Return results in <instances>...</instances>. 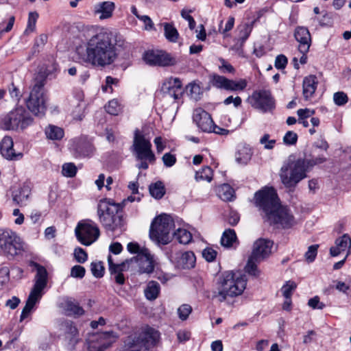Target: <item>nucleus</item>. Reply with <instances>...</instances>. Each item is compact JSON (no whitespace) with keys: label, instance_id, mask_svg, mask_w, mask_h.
<instances>
[{"label":"nucleus","instance_id":"21","mask_svg":"<svg viewBox=\"0 0 351 351\" xmlns=\"http://www.w3.org/2000/svg\"><path fill=\"white\" fill-rule=\"evenodd\" d=\"M294 36L299 43V51L301 53H306L311 45V37L308 29L304 27H298L295 30Z\"/></svg>","mask_w":351,"mask_h":351},{"label":"nucleus","instance_id":"29","mask_svg":"<svg viewBox=\"0 0 351 351\" xmlns=\"http://www.w3.org/2000/svg\"><path fill=\"white\" fill-rule=\"evenodd\" d=\"M237 30L239 32V36L237 39V43L235 46L238 45L239 47H241L245 41L249 37L252 28L248 24L245 23L238 26Z\"/></svg>","mask_w":351,"mask_h":351},{"label":"nucleus","instance_id":"27","mask_svg":"<svg viewBox=\"0 0 351 351\" xmlns=\"http://www.w3.org/2000/svg\"><path fill=\"white\" fill-rule=\"evenodd\" d=\"M62 307L67 315H82L84 313L83 308L72 300H66L62 303Z\"/></svg>","mask_w":351,"mask_h":351},{"label":"nucleus","instance_id":"16","mask_svg":"<svg viewBox=\"0 0 351 351\" xmlns=\"http://www.w3.org/2000/svg\"><path fill=\"white\" fill-rule=\"evenodd\" d=\"M161 91L166 96L177 100L181 98L184 93L182 83L178 77H168L163 82Z\"/></svg>","mask_w":351,"mask_h":351},{"label":"nucleus","instance_id":"55","mask_svg":"<svg viewBox=\"0 0 351 351\" xmlns=\"http://www.w3.org/2000/svg\"><path fill=\"white\" fill-rule=\"evenodd\" d=\"M217 252L210 247H206L202 252L203 257L208 262L213 261L217 256Z\"/></svg>","mask_w":351,"mask_h":351},{"label":"nucleus","instance_id":"63","mask_svg":"<svg viewBox=\"0 0 351 351\" xmlns=\"http://www.w3.org/2000/svg\"><path fill=\"white\" fill-rule=\"evenodd\" d=\"M128 250L132 254H137L141 252L144 248H141L137 243L130 242L127 245Z\"/></svg>","mask_w":351,"mask_h":351},{"label":"nucleus","instance_id":"10","mask_svg":"<svg viewBox=\"0 0 351 351\" xmlns=\"http://www.w3.org/2000/svg\"><path fill=\"white\" fill-rule=\"evenodd\" d=\"M174 224L169 215H160L152 221L149 230L150 239L157 244L166 245L171 241L170 232Z\"/></svg>","mask_w":351,"mask_h":351},{"label":"nucleus","instance_id":"2","mask_svg":"<svg viewBox=\"0 0 351 351\" xmlns=\"http://www.w3.org/2000/svg\"><path fill=\"white\" fill-rule=\"evenodd\" d=\"M256 206L265 221L278 228H290L295 224L291 210L280 204L276 190L266 187L255 193Z\"/></svg>","mask_w":351,"mask_h":351},{"label":"nucleus","instance_id":"52","mask_svg":"<svg viewBox=\"0 0 351 351\" xmlns=\"http://www.w3.org/2000/svg\"><path fill=\"white\" fill-rule=\"evenodd\" d=\"M297 141L298 135L292 131H288L283 138V141L286 145H295L297 143Z\"/></svg>","mask_w":351,"mask_h":351},{"label":"nucleus","instance_id":"49","mask_svg":"<svg viewBox=\"0 0 351 351\" xmlns=\"http://www.w3.org/2000/svg\"><path fill=\"white\" fill-rule=\"evenodd\" d=\"M193 12L192 10L182 9L181 10V16L183 19L189 22V27L191 29H193L195 27L196 22L194 19L190 15Z\"/></svg>","mask_w":351,"mask_h":351},{"label":"nucleus","instance_id":"28","mask_svg":"<svg viewBox=\"0 0 351 351\" xmlns=\"http://www.w3.org/2000/svg\"><path fill=\"white\" fill-rule=\"evenodd\" d=\"M160 285L156 281H150L144 290L145 298L149 300H156L160 293Z\"/></svg>","mask_w":351,"mask_h":351},{"label":"nucleus","instance_id":"20","mask_svg":"<svg viewBox=\"0 0 351 351\" xmlns=\"http://www.w3.org/2000/svg\"><path fill=\"white\" fill-rule=\"evenodd\" d=\"M13 140L10 136H5L0 143V152L3 158L10 160H18L23 158L21 152L16 153Z\"/></svg>","mask_w":351,"mask_h":351},{"label":"nucleus","instance_id":"50","mask_svg":"<svg viewBox=\"0 0 351 351\" xmlns=\"http://www.w3.org/2000/svg\"><path fill=\"white\" fill-rule=\"evenodd\" d=\"M333 100L336 105L343 106L348 102V98L346 93L339 91L333 95Z\"/></svg>","mask_w":351,"mask_h":351},{"label":"nucleus","instance_id":"8","mask_svg":"<svg viewBox=\"0 0 351 351\" xmlns=\"http://www.w3.org/2000/svg\"><path fill=\"white\" fill-rule=\"evenodd\" d=\"M273 242L269 239H259L253 245V250L245 267V271L251 276L258 277L260 271L257 263L265 260L271 254Z\"/></svg>","mask_w":351,"mask_h":351},{"label":"nucleus","instance_id":"11","mask_svg":"<svg viewBox=\"0 0 351 351\" xmlns=\"http://www.w3.org/2000/svg\"><path fill=\"white\" fill-rule=\"evenodd\" d=\"M23 250L21 238L11 230H0V250L6 255L14 256Z\"/></svg>","mask_w":351,"mask_h":351},{"label":"nucleus","instance_id":"32","mask_svg":"<svg viewBox=\"0 0 351 351\" xmlns=\"http://www.w3.org/2000/svg\"><path fill=\"white\" fill-rule=\"evenodd\" d=\"M164 34L165 38L170 42L176 43L179 37V34L176 28L172 23H163Z\"/></svg>","mask_w":351,"mask_h":351},{"label":"nucleus","instance_id":"34","mask_svg":"<svg viewBox=\"0 0 351 351\" xmlns=\"http://www.w3.org/2000/svg\"><path fill=\"white\" fill-rule=\"evenodd\" d=\"M149 189L151 195L156 199H161L165 193L164 184L160 181L151 184Z\"/></svg>","mask_w":351,"mask_h":351},{"label":"nucleus","instance_id":"37","mask_svg":"<svg viewBox=\"0 0 351 351\" xmlns=\"http://www.w3.org/2000/svg\"><path fill=\"white\" fill-rule=\"evenodd\" d=\"M174 237L182 244H188L192 240V234L185 229L179 228L174 233Z\"/></svg>","mask_w":351,"mask_h":351},{"label":"nucleus","instance_id":"24","mask_svg":"<svg viewBox=\"0 0 351 351\" xmlns=\"http://www.w3.org/2000/svg\"><path fill=\"white\" fill-rule=\"evenodd\" d=\"M115 5L112 1H104L97 3L95 7V13L99 14L100 19H109L112 16Z\"/></svg>","mask_w":351,"mask_h":351},{"label":"nucleus","instance_id":"5","mask_svg":"<svg viewBox=\"0 0 351 351\" xmlns=\"http://www.w3.org/2000/svg\"><path fill=\"white\" fill-rule=\"evenodd\" d=\"M49 74L47 71H40L34 78L28 98L25 103L28 110L36 116H43L47 110V97L44 86Z\"/></svg>","mask_w":351,"mask_h":351},{"label":"nucleus","instance_id":"33","mask_svg":"<svg viewBox=\"0 0 351 351\" xmlns=\"http://www.w3.org/2000/svg\"><path fill=\"white\" fill-rule=\"evenodd\" d=\"M45 134L48 138L51 140H60L64 136V130L58 126L50 125L45 129Z\"/></svg>","mask_w":351,"mask_h":351},{"label":"nucleus","instance_id":"7","mask_svg":"<svg viewBox=\"0 0 351 351\" xmlns=\"http://www.w3.org/2000/svg\"><path fill=\"white\" fill-rule=\"evenodd\" d=\"M245 287L246 279L244 276H236L232 271H227L220 278L218 292L215 294V297L221 302L228 296L234 297L241 294Z\"/></svg>","mask_w":351,"mask_h":351},{"label":"nucleus","instance_id":"62","mask_svg":"<svg viewBox=\"0 0 351 351\" xmlns=\"http://www.w3.org/2000/svg\"><path fill=\"white\" fill-rule=\"evenodd\" d=\"M241 102H242L241 98L239 96H237L234 98L232 96H230V97H227L223 101V104L225 105H229L231 103H233V104L235 107L239 106L241 104Z\"/></svg>","mask_w":351,"mask_h":351},{"label":"nucleus","instance_id":"56","mask_svg":"<svg viewBox=\"0 0 351 351\" xmlns=\"http://www.w3.org/2000/svg\"><path fill=\"white\" fill-rule=\"evenodd\" d=\"M162 161L164 165L167 167H171L176 162V156L170 153H166L163 155Z\"/></svg>","mask_w":351,"mask_h":351},{"label":"nucleus","instance_id":"19","mask_svg":"<svg viewBox=\"0 0 351 351\" xmlns=\"http://www.w3.org/2000/svg\"><path fill=\"white\" fill-rule=\"evenodd\" d=\"M193 121L197 126L204 132H211L213 128V121L211 116L204 109L199 108L194 110Z\"/></svg>","mask_w":351,"mask_h":351},{"label":"nucleus","instance_id":"12","mask_svg":"<svg viewBox=\"0 0 351 351\" xmlns=\"http://www.w3.org/2000/svg\"><path fill=\"white\" fill-rule=\"evenodd\" d=\"M33 123V118L25 109L18 107L11 111L3 121V127L6 130H24Z\"/></svg>","mask_w":351,"mask_h":351},{"label":"nucleus","instance_id":"38","mask_svg":"<svg viewBox=\"0 0 351 351\" xmlns=\"http://www.w3.org/2000/svg\"><path fill=\"white\" fill-rule=\"evenodd\" d=\"M247 86V82L245 80L241 79L239 81H234L228 79L226 90L238 91L243 90Z\"/></svg>","mask_w":351,"mask_h":351},{"label":"nucleus","instance_id":"59","mask_svg":"<svg viewBox=\"0 0 351 351\" xmlns=\"http://www.w3.org/2000/svg\"><path fill=\"white\" fill-rule=\"evenodd\" d=\"M10 269L8 267H3L0 269V283L6 284L9 280Z\"/></svg>","mask_w":351,"mask_h":351},{"label":"nucleus","instance_id":"57","mask_svg":"<svg viewBox=\"0 0 351 351\" xmlns=\"http://www.w3.org/2000/svg\"><path fill=\"white\" fill-rule=\"evenodd\" d=\"M38 18V14L36 12H29L28 17L27 29L33 32L35 29L36 23Z\"/></svg>","mask_w":351,"mask_h":351},{"label":"nucleus","instance_id":"42","mask_svg":"<svg viewBox=\"0 0 351 351\" xmlns=\"http://www.w3.org/2000/svg\"><path fill=\"white\" fill-rule=\"evenodd\" d=\"M84 102L80 101L72 112L73 119L75 120L81 121L84 117Z\"/></svg>","mask_w":351,"mask_h":351},{"label":"nucleus","instance_id":"61","mask_svg":"<svg viewBox=\"0 0 351 351\" xmlns=\"http://www.w3.org/2000/svg\"><path fill=\"white\" fill-rule=\"evenodd\" d=\"M300 119H306L315 114L314 110L308 108L299 109L297 112Z\"/></svg>","mask_w":351,"mask_h":351},{"label":"nucleus","instance_id":"54","mask_svg":"<svg viewBox=\"0 0 351 351\" xmlns=\"http://www.w3.org/2000/svg\"><path fill=\"white\" fill-rule=\"evenodd\" d=\"M74 256L77 262L80 263H83L87 260V254L86 252L80 247L76 248L74 251Z\"/></svg>","mask_w":351,"mask_h":351},{"label":"nucleus","instance_id":"41","mask_svg":"<svg viewBox=\"0 0 351 351\" xmlns=\"http://www.w3.org/2000/svg\"><path fill=\"white\" fill-rule=\"evenodd\" d=\"M62 173L65 177L73 178L76 175L77 167L72 162L65 163L62 165Z\"/></svg>","mask_w":351,"mask_h":351},{"label":"nucleus","instance_id":"58","mask_svg":"<svg viewBox=\"0 0 351 351\" xmlns=\"http://www.w3.org/2000/svg\"><path fill=\"white\" fill-rule=\"evenodd\" d=\"M288 60L285 56L278 55L275 60V66L278 69H285L287 64Z\"/></svg>","mask_w":351,"mask_h":351},{"label":"nucleus","instance_id":"3","mask_svg":"<svg viewBox=\"0 0 351 351\" xmlns=\"http://www.w3.org/2000/svg\"><path fill=\"white\" fill-rule=\"evenodd\" d=\"M326 160L323 156L312 158L310 160L289 158L280 168L279 176L285 188L293 191L298 184L307 177L310 167L321 164Z\"/></svg>","mask_w":351,"mask_h":351},{"label":"nucleus","instance_id":"9","mask_svg":"<svg viewBox=\"0 0 351 351\" xmlns=\"http://www.w3.org/2000/svg\"><path fill=\"white\" fill-rule=\"evenodd\" d=\"M132 146L136 159L141 160V163L137 165V167L140 169H148L149 166L147 160L150 163H154L156 160L155 155L152 150L150 141L138 130H136Z\"/></svg>","mask_w":351,"mask_h":351},{"label":"nucleus","instance_id":"64","mask_svg":"<svg viewBox=\"0 0 351 351\" xmlns=\"http://www.w3.org/2000/svg\"><path fill=\"white\" fill-rule=\"evenodd\" d=\"M138 19L143 21L145 25V29L150 30L154 27V23L149 16L147 15H141Z\"/></svg>","mask_w":351,"mask_h":351},{"label":"nucleus","instance_id":"25","mask_svg":"<svg viewBox=\"0 0 351 351\" xmlns=\"http://www.w3.org/2000/svg\"><path fill=\"white\" fill-rule=\"evenodd\" d=\"M317 81L315 75H311L303 80V95L305 99H310L315 92Z\"/></svg>","mask_w":351,"mask_h":351},{"label":"nucleus","instance_id":"6","mask_svg":"<svg viewBox=\"0 0 351 351\" xmlns=\"http://www.w3.org/2000/svg\"><path fill=\"white\" fill-rule=\"evenodd\" d=\"M29 266L36 270L35 276V282L28 298L26 301L25 306L22 310L21 315V321L25 319L31 313L34 305L40 300L43 295V291L47 287V271L46 269L38 263L31 261Z\"/></svg>","mask_w":351,"mask_h":351},{"label":"nucleus","instance_id":"4","mask_svg":"<svg viewBox=\"0 0 351 351\" xmlns=\"http://www.w3.org/2000/svg\"><path fill=\"white\" fill-rule=\"evenodd\" d=\"M97 213L99 222L106 230L114 232L123 226V208L119 204L101 199Z\"/></svg>","mask_w":351,"mask_h":351},{"label":"nucleus","instance_id":"46","mask_svg":"<svg viewBox=\"0 0 351 351\" xmlns=\"http://www.w3.org/2000/svg\"><path fill=\"white\" fill-rule=\"evenodd\" d=\"M296 288V284L294 282H287L281 289L283 296L285 298H291L293 291Z\"/></svg>","mask_w":351,"mask_h":351},{"label":"nucleus","instance_id":"44","mask_svg":"<svg viewBox=\"0 0 351 351\" xmlns=\"http://www.w3.org/2000/svg\"><path fill=\"white\" fill-rule=\"evenodd\" d=\"M90 269L93 275L96 278H101L104 274V267L101 262L92 263Z\"/></svg>","mask_w":351,"mask_h":351},{"label":"nucleus","instance_id":"15","mask_svg":"<svg viewBox=\"0 0 351 351\" xmlns=\"http://www.w3.org/2000/svg\"><path fill=\"white\" fill-rule=\"evenodd\" d=\"M143 60L150 66H167L175 64L174 59L162 51H147L143 56Z\"/></svg>","mask_w":351,"mask_h":351},{"label":"nucleus","instance_id":"39","mask_svg":"<svg viewBox=\"0 0 351 351\" xmlns=\"http://www.w3.org/2000/svg\"><path fill=\"white\" fill-rule=\"evenodd\" d=\"M62 327L66 335H68L69 338H73L77 334L78 331L75 326L73 325V322L71 321H65L62 324Z\"/></svg>","mask_w":351,"mask_h":351},{"label":"nucleus","instance_id":"13","mask_svg":"<svg viewBox=\"0 0 351 351\" xmlns=\"http://www.w3.org/2000/svg\"><path fill=\"white\" fill-rule=\"evenodd\" d=\"M75 232L78 241L84 245H90L99 236V230L92 221L79 222Z\"/></svg>","mask_w":351,"mask_h":351},{"label":"nucleus","instance_id":"45","mask_svg":"<svg viewBox=\"0 0 351 351\" xmlns=\"http://www.w3.org/2000/svg\"><path fill=\"white\" fill-rule=\"evenodd\" d=\"M319 245H312L308 247L307 252L304 254L306 261L308 263H312L315 261L317 254Z\"/></svg>","mask_w":351,"mask_h":351},{"label":"nucleus","instance_id":"31","mask_svg":"<svg viewBox=\"0 0 351 351\" xmlns=\"http://www.w3.org/2000/svg\"><path fill=\"white\" fill-rule=\"evenodd\" d=\"M251 156V149L247 147H241L235 154L236 161L242 165H246L250 160Z\"/></svg>","mask_w":351,"mask_h":351},{"label":"nucleus","instance_id":"1","mask_svg":"<svg viewBox=\"0 0 351 351\" xmlns=\"http://www.w3.org/2000/svg\"><path fill=\"white\" fill-rule=\"evenodd\" d=\"M84 43L75 52L80 62L93 66L105 67L117 59L119 50L116 36L110 30L92 27Z\"/></svg>","mask_w":351,"mask_h":351},{"label":"nucleus","instance_id":"36","mask_svg":"<svg viewBox=\"0 0 351 351\" xmlns=\"http://www.w3.org/2000/svg\"><path fill=\"white\" fill-rule=\"evenodd\" d=\"M195 179L197 181L203 180L210 182L213 179V170L208 166L204 167L195 173Z\"/></svg>","mask_w":351,"mask_h":351},{"label":"nucleus","instance_id":"48","mask_svg":"<svg viewBox=\"0 0 351 351\" xmlns=\"http://www.w3.org/2000/svg\"><path fill=\"white\" fill-rule=\"evenodd\" d=\"M192 311V308L189 304H182L178 308L179 318L182 320H186Z\"/></svg>","mask_w":351,"mask_h":351},{"label":"nucleus","instance_id":"40","mask_svg":"<svg viewBox=\"0 0 351 351\" xmlns=\"http://www.w3.org/2000/svg\"><path fill=\"white\" fill-rule=\"evenodd\" d=\"M228 78L224 76L219 75L215 74L212 77V84L213 86L221 88V89H226L227 86Z\"/></svg>","mask_w":351,"mask_h":351},{"label":"nucleus","instance_id":"35","mask_svg":"<svg viewBox=\"0 0 351 351\" xmlns=\"http://www.w3.org/2000/svg\"><path fill=\"white\" fill-rule=\"evenodd\" d=\"M234 191L229 184H223L218 190L219 197L224 201H232Z\"/></svg>","mask_w":351,"mask_h":351},{"label":"nucleus","instance_id":"30","mask_svg":"<svg viewBox=\"0 0 351 351\" xmlns=\"http://www.w3.org/2000/svg\"><path fill=\"white\" fill-rule=\"evenodd\" d=\"M237 237L235 231L232 229L226 230L221 238V244L226 247H230L237 242Z\"/></svg>","mask_w":351,"mask_h":351},{"label":"nucleus","instance_id":"14","mask_svg":"<svg viewBox=\"0 0 351 351\" xmlns=\"http://www.w3.org/2000/svg\"><path fill=\"white\" fill-rule=\"evenodd\" d=\"M117 339L112 331L99 332L93 336L88 341V351H104L109 348Z\"/></svg>","mask_w":351,"mask_h":351},{"label":"nucleus","instance_id":"43","mask_svg":"<svg viewBox=\"0 0 351 351\" xmlns=\"http://www.w3.org/2000/svg\"><path fill=\"white\" fill-rule=\"evenodd\" d=\"M187 89H189V95L193 99L197 100L199 98L202 90L199 84L194 82L190 83L187 86Z\"/></svg>","mask_w":351,"mask_h":351},{"label":"nucleus","instance_id":"22","mask_svg":"<svg viewBox=\"0 0 351 351\" xmlns=\"http://www.w3.org/2000/svg\"><path fill=\"white\" fill-rule=\"evenodd\" d=\"M108 262L109 265V271L111 275H114L115 282L119 285H123L125 282V278L123 271L128 269L130 263L126 259L121 264H114L113 263L112 256L110 255L108 257Z\"/></svg>","mask_w":351,"mask_h":351},{"label":"nucleus","instance_id":"23","mask_svg":"<svg viewBox=\"0 0 351 351\" xmlns=\"http://www.w3.org/2000/svg\"><path fill=\"white\" fill-rule=\"evenodd\" d=\"M335 245L330 249L332 256H337L341 252L347 251L346 257L351 253V238L348 234H344L335 240Z\"/></svg>","mask_w":351,"mask_h":351},{"label":"nucleus","instance_id":"26","mask_svg":"<svg viewBox=\"0 0 351 351\" xmlns=\"http://www.w3.org/2000/svg\"><path fill=\"white\" fill-rule=\"evenodd\" d=\"M195 256L191 251L183 252L178 260V265L183 269H190L195 266Z\"/></svg>","mask_w":351,"mask_h":351},{"label":"nucleus","instance_id":"47","mask_svg":"<svg viewBox=\"0 0 351 351\" xmlns=\"http://www.w3.org/2000/svg\"><path fill=\"white\" fill-rule=\"evenodd\" d=\"M106 112L112 115H117L120 112V106L117 100H111L106 106Z\"/></svg>","mask_w":351,"mask_h":351},{"label":"nucleus","instance_id":"53","mask_svg":"<svg viewBox=\"0 0 351 351\" xmlns=\"http://www.w3.org/2000/svg\"><path fill=\"white\" fill-rule=\"evenodd\" d=\"M308 305L313 309H323L326 305L324 303L320 302V299L318 296H315L311 298L308 302Z\"/></svg>","mask_w":351,"mask_h":351},{"label":"nucleus","instance_id":"60","mask_svg":"<svg viewBox=\"0 0 351 351\" xmlns=\"http://www.w3.org/2000/svg\"><path fill=\"white\" fill-rule=\"evenodd\" d=\"M269 135L265 134L260 140V143L264 145V147L265 149H271L274 147V144L276 143L275 140H269Z\"/></svg>","mask_w":351,"mask_h":351},{"label":"nucleus","instance_id":"51","mask_svg":"<svg viewBox=\"0 0 351 351\" xmlns=\"http://www.w3.org/2000/svg\"><path fill=\"white\" fill-rule=\"evenodd\" d=\"M86 273V269L84 267L77 265L73 266L71 270V276L73 278H82Z\"/></svg>","mask_w":351,"mask_h":351},{"label":"nucleus","instance_id":"18","mask_svg":"<svg viewBox=\"0 0 351 351\" xmlns=\"http://www.w3.org/2000/svg\"><path fill=\"white\" fill-rule=\"evenodd\" d=\"M252 98L255 101L254 106L263 112L271 111L275 107L274 98L269 90L256 92L252 95Z\"/></svg>","mask_w":351,"mask_h":351},{"label":"nucleus","instance_id":"17","mask_svg":"<svg viewBox=\"0 0 351 351\" xmlns=\"http://www.w3.org/2000/svg\"><path fill=\"white\" fill-rule=\"evenodd\" d=\"M128 261L130 264L134 262L137 263L140 273L150 274L154 269L153 257L147 248H144L138 255L128 259Z\"/></svg>","mask_w":351,"mask_h":351}]
</instances>
